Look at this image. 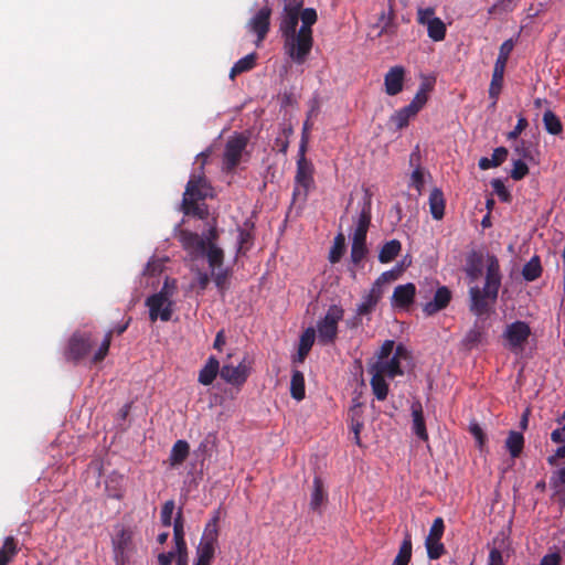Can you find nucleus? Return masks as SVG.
Here are the masks:
<instances>
[{
    "label": "nucleus",
    "mask_w": 565,
    "mask_h": 565,
    "mask_svg": "<svg viewBox=\"0 0 565 565\" xmlns=\"http://www.w3.org/2000/svg\"><path fill=\"white\" fill-rule=\"evenodd\" d=\"M130 321H131V318L129 317L126 322L116 326L114 329L109 330L105 334L103 342L100 343L98 350L95 352V354L92 358V363L97 364L106 358V355L108 354L109 348H110L113 334H115V333L117 335L122 334L129 327Z\"/></svg>",
    "instance_id": "412c9836"
},
{
    "label": "nucleus",
    "mask_w": 565,
    "mask_h": 565,
    "mask_svg": "<svg viewBox=\"0 0 565 565\" xmlns=\"http://www.w3.org/2000/svg\"><path fill=\"white\" fill-rule=\"evenodd\" d=\"M290 395L296 401H302L306 396L305 376L301 371L295 370L290 381Z\"/></svg>",
    "instance_id": "f704fd0d"
},
{
    "label": "nucleus",
    "mask_w": 565,
    "mask_h": 565,
    "mask_svg": "<svg viewBox=\"0 0 565 565\" xmlns=\"http://www.w3.org/2000/svg\"><path fill=\"white\" fill-rule=\"evenodd\" d=\"M256 53H250L239 58L230 71V78L234 81L237 75L253 70L256 65Z\"/></svg>",
    "instance_id": "473e14b6"
},
{
    "label": "nucleus",
    "mask_w": 565,
    "mask_h": 565,
    "mask_svg": "<svg viewBox=\"0 0 565 565\" xmlns=\"http://www.w3.org/2000/svg\"><path fill=\"white\" fill-rule=\"evenodd\" d=\"M429 211L435 220H441L445 215L446 201L440 189L434 188L428 199Z\"/></svg>",
    "instance_id": "cd10ccee"
},
{
    "label": "nucleus",
    "mask_w": 565,
    "mask_h": 565,
    "mask_svg": "<svg viewBox=\"0 0 565 565\" xmlns=\"http://www.w3.org/2000/svg\"><path fill=\"white\" fill-rule=\"evenodd\" d=\"M427 34L435 42H440L446 38L447 28L440 18L429 20Z\"/></svg>",
    "instance_id": "79ce46f5"
},
{
    "label": "nucleus",
    "mask_w": 565,
    "mask_h": 565,
    "mask_svg": "<svg viewBox=\"0 0 565 565\" xmlns=\"http://www.w3.org/2000/svg\"><path fill=\"white\" fill-rule=\"evenodd\" d=\"M527 173H529V167L524 161L519 159L513 162V168L510 173V175L513 180L520 181L523 178H525L527 175Z\"/></svg>",
    "instance_id": "052dcab7"
},
{
    "label": "nucleus",
    "mask_w": 565,
    "mask_h": 565,
    "mask_svg": "<svg viewBox=\"0 0 565 565\" xmlns=\"http://www.w3.org/2000/svg\"><path fill=\"white\" fill-rule=\"evenodd\" d=\"M412 416H413V431L422 440H428V434L426 429L423 406L419 402L412 404Z\"/></svg>",
    "instance_id": "a878e982"
},
{
    "label": "nucleus",
    "mask_w": 565,
    "mask_h": 565,
    "mask_svg": "<svg viewBox=\"0 0 565 565\" xmlns=\"http://www.w3.org/2000/svg\"><path fill=\"white\" fill-rule=\"evenodd\" d=\"M284 51L296 64H303L308 58L312 46V32L300 30L282 36Z\"/></svg>",
    "instance_id": "f03ea898"
},
{
    "label": "nucleus",
    "mask_w": 565,
    "mask_h": 565,
    "mask_svg": "<svg viewBox=\"0 0 565 565\" xmlns=\"http://www.w3.org/2000/svg\"><path fill=\"white\" fill-rule=\"evenodd\" d=\"M416 295V287L413 282H407L405 285H398L395 287L392 303L398 308H406L413 303Z\"/></svg>",
    "instance_id": "4be33fe9"
},
{
    "label": "nucleus",
    "mask_w": 565,
    "mask_h": 565,
    "mask_svg": "<svg viewBox=\"0 0 565 565\" xmlns=\"http://www.w3.org/2000/svg\"><path fill=\"white\" fill-rule=\"evenodd\" d=\"M18 541L13 536H7L0 548V565H8L18 555Z\"/></svg>",
    "instance_id": "7c9ffc66"
},
{
    "label": "nucleus",
    "mask_w": 565,
    "mask_h": 565,
    "mask_svg": "<svg viewBox=\"0 0 565 565\" xmlns=\"http://www.w3.org/2000/svg\"><path fill=\"white\" fill-rule=\"evenodd\" d=\"M301 8L302 1L284 0V8L279 17V32L281 33V38L297 31Z\"/></svg>",
    "instance_id": "0eeeda50"
},
{
    "label": "nucleus",
    "mask_w": 565,
    "mask_h": 565,
    "mask_svg": "<svg viewBox=\"0 0 565 565\" xmlns=\"http://www.w3.org/2000/svg\"><path fill=\"white\" fill-rule=\"evenodd\" d=\"M270 15L271 9L265 6L248 22L250 31L257 35V45L265 40L269 32Z\"/></svg>",
    "instance_id": "4468645a"
},
{
    "label": "nucleus",
    "mask_w": 565,
    "mask_h": 565,
    "mask_svg": "<svg viewBox=\"0 0 565 565\" xmlns=\"http://www.w3.org/2000/svg\"><path fill=\"white\" fill-rule=\"evenodd\" d=\"M211 195L212 188L205 177L192 174L185 186L182 202H199Z\"/></svg>",
    "instance_id": "9d476101"
},
{
    "label": "nucleus",
    "mask_w": 565,
    "mask_h": 565,
    "mask_svg": "<svg viewBox=\"0 0 565 565\" xmlns=\"http://www.w3.org/2000/svg\"><path fill=\"white\" fill-rule=\"evenodd\" d=\"M505 448L512 458H518L524 448V437L521 433L511 430L505 440Z\"/></svg>",
    "instance_id": "72a5a7b5"
},
{
    "label": "nucleus",
    "mask_w": 565,
    "mask_h": 565,
    "mask_svg": "<svg viewBox=\"0 0 565 565\" xmlns=\"http://www.w3.org/2000/svg\"><path fill=\"white\" fill-rule=\"evenodd\" d=\"M394 347H395V343L393 340H386L382 344V347L377 353V361H384V360L388 359L390 355L393 353Z\"/></svg>",
    "instance_id": "774afa93"
},
{
    "label": "nucleus",
    "mask_w": 565,
    "mask_h": 565,
    "mask_svg": "<svg viewBox=\"0 0 565 565\" xmlns=\"http://www.w3.org/2000/svg\"><path fill=\"white\" fill-rule=\"evenodd\" d=\"M372 371H376L390 379H394L395 376L403 375L404 372L401 367V361L396 358H391L390 360L376 361L372 365Z\"/></svg>",
    "instance_id": "393cba45"
},
{
    "label": "nucleus",
    "mask_w": 565,
    "mask_h": 565,
    "mask_svg": "<svg viewBox=\"0 0 565 565\" xmlns=\"http://www.w3.org/2000/svg\"><path fill=\"white\" fill-rule=\"evenodd\" d=\"M550 487L554 490V495H561L565 487V467L553 471L550 478Z\"/></svg>",
    "instance_id": "09e8293b"
},
{
    "label": "nucleus",
    "mask_w": 565,
    "mask_h": 565,
    "mask_svg": "<svg viewBox=\"0 0 565 565\" xmlns=\"http://www.w3.org/2000/svg\"><path fill=\"white\" fill-rule=\"evenodd\" d=\"M132 542V532L128 529H121L113 539V547L116 565H125L127 561V551Z\"/></svg>",
    "instance_id": "f3484780"
},
{
    "label": "nucleus",
    "mask_w": 565,
    "mask_h": 565,
    "mask_svg": "<svg viewBox=\"0 0 565 565\" xmlns=\"http://www.w3.org/2000/svg\"><path fill=\"white\" fill-rule=\"evenodd\" d=\"M406 70L402 65L391 67L384 75V90L388 96H395L403 90Z\"/></svg>",
    "instance_id": "2eb2a0df"
},
{
    "label": "nucleus",
    "mask_w": 565,
    "mask_h": 565,
    "mask_svg": "<svg viewBox=\"0 0 565 565\" xmlns=\"http://www.w3.org/2000/svg\"><path fill=\"white\" fill-rule=\"evenodd\" d=\"M93 345L94 340L90 333L75 332L68 340L65 359L77 363L89 354Z\"/></svg>",
    "instance_id": "423d86ee"
},
{
    "label": "nucleus",
    "mask_w": 565,
    "mask_h": 565,
    "mask_svg": "<svg viewBox=\"0 0 565 565\" xmlns=\"http://www.w3.org/2000/svg\"><path fill=\"white\" fill-rule=\"evenodd\" d=\"M177 291V281L175 279L166 278L162 288L159 292L154 295H161L162 298L167 300H172L171 298L174 296Z\"/></svg>",
    "instance_id": "680f3d73"
},
{
    "label": "nucleus",
    "mask_w": 565,
    "mask_h": 565,
    "mask_svg": "<svg viewBox=\"0 0 565 565\" xmlns=\"http://www.w3.org/2000/svg\"><path fill=\"white\" fill-rule=\"evenodd\" d=\"M491 186L502 202H505V203L511 202L512 195H511L510 191L505 188V185L501 179H493L491 181Z\"/></svg>",
    "instance_id": "864d4df0"
},
{
    "label": "nucleus",
    "mask_w": 565,
    "mask_h": 565,
    "mask_svg": "<svg viewBox=\"0 0 565 565\" xmlns=\"http://www.w3.org/2000/svg\"><path fill=\"white\" fill-rule=\"evenodd\" d=\"M505 67L500 65H494L492 72V78L489 86V97L492 99V106L497 105L499 95L501 94L503 87V77H504Z\"/></svg>",
    "instance_id": "c85d7f7f"
},
{
    "label": "nucleus",
    "mask_w": 565,
    "mask_h": 565,
    "mask_svg": "<svg viewBox=\"0 0 565 565\" xmlns=\"http://www.w3.org/2000/svg\"><path fill=\"white\" fill-rule=\"evenodd\" d=\"M451 300V291L446 286L439 287L431 301H428L424 307L423 311L426 316H433L438 311L445 309Z\"/></svg>",
    "instance_id": "aec40b11"
},
{
    "label": "nucleus",
    "mask_w": 565,
    "mask_h": 565,
    "mask_svg": "<svg viewBox=\"0 0 565 565\" xmlns=\"http://www.w3.org/2000/svg\"><path fill=\"white\" fill-rule=\"evenodd\" d=\"M372 218V199L371 194L366 191L363 200L360 214L356 222V227L352 241H366V234L371 225Z\"/></svg>",
    "instance_id": "ddd939ff"
},
{
    "label": "nucleus",
    "mask_w": 565,
    "mask_h": 565,
    "mask_svg": "<svg viewBox=\"0 0 565 565\" xmlns=\"http://www.w3.org/2000/svg\"><path fill=\"white\" fill-rule=\"evenodd\" d=\"M529 126L527 119L523 116H519L518 122L513 130L508 134V139H516Z\"/></svg>",
    "instance_id": "69168bd1"
},
{
    "label": "nucleus",
    "mask_w": 565,
    "mask_h": 565,
    "mask_svg": "<svg viewBox=\"0 0 565 565\" xmlns=\"http://www.w3.org/2000/svg\"><path fill=\"white\" fill-rule=\"evenodd\" d=\"M381 20L384 21V25L382 26L379 35H384V34H395L396 32V25L394 23V12L393 10L391 9L390 12H388V15L386 17L385 12H382L381 14Z\"/></svg>",
    "instance_id": "6e6d98bb"
},
{
    "label": "nucleus",
    "mask_w": 565,
    "mask_h": 565,
    "mask_svg": "<svg viewBox=\"0 0 565 565\" xmlns=\"http://www.w3.org/2000/svg\"><path fill=\"white\" fill-rule=\"evenodd\" d=\"M502 275L500 264L494 255H488L486 281L483 288L478 286L469 289L470 311L477 317H482L490 311V303H495L501 287Z\"/></svg>",
    "instance_id": "f257e3e1"
},
{
    "label": "nucleus",
    "mask_w": 565,
    "mask_h": 565,
    "mask_svg": "<svg viewBox=\"0 0 565 565\" xmlns=\"http://www.w3.org/2000/svg\"><path fill=\"white\" fill-rule=\"evenodd\" d=\"M402 271V267L397 266L394 269L384 271L381 274V276L374 281L372 286H377L382 289V285L385 282H390L393 280H396Z\"/></svg>",
    "instance_id": "bf43d9fd"
},
{
    "label": "nucleus",
    "mask_w": 565,
    "mask_h": 565,
    "mask_svg": "<svg viewBox=\"0 0 565 565\" xmlns=\"http://www.w3.org/2000/svg\"><path fill=\"white\" fill-rule=\"evenodd\" d=\"M431 89V84L427 82L422 83L413 100L406 106L408 110H411L414 115H417L428 102V93Z\"/></svg>",
    "instance_id": "c756f323"
},
{
    "label": "nucleus",
    "mask_w": 565,
    "mask_h": 565,
    "mask_svg": "<svg viewBox=\"0 0 565 565\" xmlns=\"http://www.w3.org/2000/svg\"><path fill=\"white\" fill-rule=\"evenodd\" d=\"M371 372L373 373L371 379L372 392L379 401H384L388 394V384L384 379L385 375L372 370Z\"/></svg>",
    "instance_id": "e433bc0d"
},
{
    "label": "nucleus",
    "mask_w": 565,
    "mask_h": 565,
    "mask_svg": "<svg viewBox=\"0 0 565 565\" xmlns=\"http://www.w3.org/2000/svg\"><path fill=\"white\" fill-rule=\"evenodd\" d=\"M313 490L310 499V509L320 512V508L326 501L327 494L323 489V482L320 477L313 478Z\"/></svg>",
    "instance_id": "c9c22d12"
},
{
    "label": "nucleus",
    "mask_w": 565,
    "mask_h": 565,
    "mask_svg": "<svg viewBox=\"0 0 565 565\" xmlns=\"http://www.w3.org/2000/svg\"><path fill=\"white\" fill-rule=\"evenodd\" d=\"M149 309V319L156 322L160 319L163 322L170 321L173 313L174 302L162 298L161 295H151L146 299Z\"/></svg>",
    "instance_id": "1a4fd4ad"
},
{
    "label": "nucleus",
    "mask_w": 565,
    "mask_h": 565,
    "mask_svg": "<svg viewBox=\"0 0 565 565\" xmlns=\"http://www.w3.org/2000/svg\"><path fill=\"white\" fill-rule=\"evenodd\" d=\"M412 558V536L406 533L392 565H408Z\"/></svg>",
    "instance_id": "ea45409f"
},
{
    "label": "nucleus",
    "mask_w": 565,
    "mask_h": 565,
    "mask_svg": "<svg viewBox=\"0 0 565 565\" xmlns=\"http://www.w3.org/2000/svg\"><path fill=\"white\" fill-rule=\"evenodd\" d=\"M367 254L366 241H352L351 260L359 265Z\"/></svg>",
    "instance_id": "8fccbe9b"
},
{
    "label": "nucleus",
    "mask_w": 565,
    "mask_h": 565,
    "mask_svg": "<svg viewBox=\"0 0 565 565\" xmlns=\"http://www.w3.org/2000/svg\"><path fill=\"white\" fill-rule=\"evenodd\" d=\"M542 274V266L540 258L537 256H534L531 258L522 269L523 278L527 281H533L537 279Z\"/></svg>",
    "instance_id": "37998d69"
},
{
    "label": "nucleus",
    "mask_w": 565,
    "mask_h": 565,
    "mask_svg": "<svg viewBox=\"0 0 565 565\" xmlns=\"http://www.w3.org/2000/svg\"><path fill=\"white\" fill-rule=\"evenodd\" d=\"M344 310L338 305L329 307L326 316L318 321L317 332L320 344H332L338 337V324L343 319Z\"/></svg>",
    "instance_id": "7ed1b4c3"
},
{
    "label": "nucleus",
    "mask_w": 565,
    "mask_h": 565,
    "mask_svg": "<svg viewBox=\"0 0 565 565\" xmlns=\"http://www.w3.org/2000/svg\"><path fill=\"white\" fill-rule=\"evenodd\" d=\"M487 342V328L484 322L476 320L473 327L466 333L461 344L467 350H472Z\"/></svg>",
    "instance_id": "a211bd4d"
},
{
    "label": "nucleus",
    "mask_w": 565,
    "mask_h": 565,
    "mask_svg": "<svg viewBox=\"0 0 565 565\" xmlns=\"http://www.w3.org/2000/svg\"><path fill=\"white\" fill-rule=\"evenodd\" d=\"M435 17V9L434 8H419L417 10V23L422 25H427L429 23V20L436 19Z\"/></svg>",
    "instance_id": "e2e57ef3"
},
{
    "label": "nucleus",
    "mask_w": 565,
    "mask_h": 565,
    "mask_svg": "<svg viewBox=\"0 0 565 565\" xmlns=\"http://www.w3.org/2000/svg\"><path fill=\"white\" fill-rule=\"evenodd\" d=\"M182 210L185 215H193L201 220L207 215L205 205H200L198 202H182Z\"/></svg>",
    "instance_id": "3c124183"
},
{
    "label": "nucleus",
    "mask_w": 565,
    "mask_h": 565,
    "mask_svg": "<svg viewBox=\"0 0 565 565\" xmlns=\"http://www.w3.org/2000/svg\"><path fill=\"white\" fill-rule=\"evenodd\" d=\"M204 255L212 271L223 267L224 252L216 244H211V246L206 247Z\"/></svg>",
    "instance_id": "4c0bfd02"
},
{
    "label": "nucleus",
    "mask_w": 565,
    "mask_h": 565,
    "mask_svg": "<svg viewBox=\"0 0 565 565\" xmlns=\"http://www.w3.org/2000/svg\"><path fill=\"white\" fill-rule=\"evenodd\" d=\"M218 515L215 514L206 523L200 544L196 548V559L212 562L215 554V546L218 537Z\"/></svg>",
    "instance_id": "39448f33"
},
{
    "label": "nucleus",
    "mask_w": 565,
    "mask_h": 565,
    "mask_svg": "<svg viewBox=\"0 0 565 565\" xmlns=\"http://www.w3.org/2000/svg\"><path fill=\"white\" fill-rule=\"evenodd\" d=\"M483 269V255L479 252L472 250L468 254L466 259L465 271L471 281L477 280L482 275Z\"/></svg>",
    "instance_id": "b1692460"
},
{
    "label": "nucleus",
    "mask_w": 565,
    "mask_h": 565,
    "mask_svg": "<svg viewBox=\"0 0 565 565\" xmlns=\"http://www.w3.org/2000/svg\"><path fill=\"white\" fill-rule=\"evenodd\" d=\"M212 277L215 286L221 292L227 289V279L230 277V270L227 268H218L212 271Z\"/></svg>",
    "instance_id": "603ef678"
},
{
    "label": "nucleus",
    "mask_w": 565,
    "mask_h": 565,
    "mask_svg": "<svg viewBox=\"0 0 565 565\" xmlns=\"http://www.w3.org/2000/svg\"><path fill=\"white\" fill-rule=\"evenodd\" d=\"M302 24L300 30L312 32V25L317 22L318 15L313 8L300 9V19Z\"/></svg>",
    "instance_id": "de8ad7c7"
},
{
    "label": "nucleus",
    "mask_w": 565,
    "mask_h": 565,
    "mask_svg": "<svg viewBox=\"0 0 565 565\" xmlns=\"http://www.w3.org/2000/svg\"><path fill=\"white\" fill-rule=\"evenodd\" d=\"M174 501L168 500L161 509L160 519L163 526L169 527L172 524V514L174 511Z\"/></svg>",
    "instance_id": "4d7b16f0"
},
{
    "label": "nucleus",
    "mask_w": 565,
    "mask_h": 565,
    "mask_svg": "<svg viewBox=\"0 0 565 565\" xmlns=\"http://www.w3.org/2000/svg\"><path fill=\"white\" fill-rule=\"evenodd\" d=\"M543 122L546 131L551 135H559L563 131L559 118L550 109L544 113Z\"/></svg>",
    "instance_id": "a18cd8bd"
},
{
    "label": "nucleus",
    "mask_w": 565,
    "mask_h": 565,
    "mask_svg": "<svg viewBox=\"0 0 565 565\" xmlns=\"http://www.w3.org/2000/svg\"><path fill=\"white\" fill-rule=\"evenodd\" d=\"M444 531V520L441 518H436L425 540L427 555L430 559H438L446 552L444 544L440 542Z\"/></svg>",
    "instance_id": "6e6552de"
},
{
    "label": "nucleus",
    "mask_w": 565,
    "mask_h": 565,
    "mask_svg": "<svg viewBox=\"0 0 565 565\" xmlns=\"http://www.w3.org/2000/svg\"><path fill=\"white\" fill-rule=\"evenodd\" d=\"M531 334L530 327L523 321H515L509 326L504 331L503 337L509 342L510 348H521Z\"/></svg>",
    "instance_id": "dca6fc26"
},
{
    "label": "nucleus",
    "mask_w": 565,
    "mask_h": 565,
    "mask_svg": "<svg viewBox=\"0 0 565 565\" xmlns=\"http://www.w3.org/2000/svg\"><path fill=\"white\" fill-rule=\"evenodd\" d=\"M173 540L175 548L184 552L186 548V542L184 540V524L182 518V510L180 509L173 522Z\"/></svg>",
    "instance_id": "a19ab883"
},
{
    "label": "nucleus",
    "mask_w": 565,
    "mask_h": 565,
    "mask_svg": "<svg viewBox=\"0 0 565 565\" xmlns=\"http://www.w3.org/2000/svg\"><path fill=\"white\" fill-rule=\"evenodd\" d=\"M220 362L215 356H210L205 363V365L199 372L198 381L202 385H211L213 381L216 379L220 373Z\"/></svg>",
    "instance_id": "bb28decb"
},
{
    "label": "nucleus",
    "mask_w": 565,
    "mask_h": 565,
    "mask_svg": "<svg viewBox=\"0 0 565 565\" xmlns=\"http://www.w3.org/2000/svg\"><path fill=\"white\" fill-rule=\"evenodd\" d=\"M181 243L183 248L193 257L203 256L206 250V241L198 233L182 232Z\"/></svg>",
    "instance_id": "6ab92c4d"
},
{
    "label": "nucleus",
    "mask_w": 565,
    "mask_h": 565,
    "mask_svg": "<svg viewBox=\"0 0 565 565\" xmlns=\"http://www.w3.org/2000/svg\"><path fill=\"white\" fill-rule=\"evenodd\" d=\"M512 49H513L512 40L504 41L500 46L499 55L495 60L494 65H500V62H501V66L505 67Z\"/></svg>",
    "instance_id": "13d9d810"
},
{
    "label": "nucleus",
    "mask_w": 565,
    "mask_h": 565,
    "mask_svg": "<svg viewBox=\"0 0 565 565\" xmlns=\"http://www.w3.org/2000/svg\"><path fill=\"white\" fill-rule=\"evenodd\" d=\"M315 167L308 159L297 160L295 186L292 192L294 201H307L309 192L315 189Z\"/></svg>",
    "instance_id": "20e7f679"
},
{
    "label": "nucleus",
    "mask_w": 565,
    "mask_h": 565,
    "mask_svg": "<svg viewBox=\"0 0 565 565\" xmlns=\"http://www.w3.org/2000/svg\"><path fill=\"white\" fill-rule=\"evenodd\" d=\"M345 250V237L342 233H339L334 237L333 246L329 253V260L332 264L338 263Z\"/></svg>",
    "instance_id": "49530a36"
},
{
    "label": "nucleus",
    "mask_w": 565,
    "mask_h": 565,
    "mask_svg": "<svg viewBox=\"0 0 565 565\" xmlns=\"http://www.w3.org/2000/svg\"><path fill=\"white\" fill-rule=\"evenodd\" d=\"M415 116L416 115H414L411 110H408L406 106H404L391 116L390 121L395 125L396 130H401L407 127L409 120Z\"/></svg>",
    "instance_id": "c03bdc74"
},
{
    "label": "nucleus",
    "mask_w": 565,
    "mask_h": 565,
    "mask_svg": "<svg viewBox=\"0 0 565 565\" xmlns=\"http://www.w3.org/2000/svg\"><path fill=\"white\" fill-rule=\"evenodd\" d=\"M316 338V330L313 328L306 329L302 334L300 335L299 340V349L310 352Z\"/></svg>",
    "instance_id": "5fc2aeb1"
},
{
    "label": "nucleus",
    "mask_w": 565,
    "mask_h": 565,
    "mask_svg": "<svg viewBox=\"0 0 565 565\" xmlns=\"http://www.w3.org/2000/svg\"><path fill=\"white\" fill-rule=\"evenodd\" d=\"M402 250V244L398 239L386 242L379 253V260L382 264H387L394 260Z\"/></svg>",
    "instance_id": "2f4dec72"
},
{
    "label": "nucleus",
    "mask_w": 565,
    "mask_h": 565,
    "mask_svg": "<svg viewBox=\"0 0 565 565\" xmlns=\"http://www.w3.org/2000/svg\"><path fill=\"white\" fill-rule=\"evenodd\" d=\"M250 373V362H246V356L234 366L230 363L224 362L221 367L220 375L228 384L239 386L244 384Z\"/></svg>",
    "instance_id": "9b49d317"
},
{
    "label": "nucleus",
    "mask_w": 565,
    "mask_h": 565,
    "mask_svg": "<svg viewBox=\"0 0 565 565\" xmlns=\"http://www.w3.org/2000/svg\"><path fill=\"white\" fill-rule=\"evenodd\" d=\"M509 151L505 147L495 148L490 158L491 164L497 168L501 166L508 158Z\"/></svg>",
    "instance_id": "0e129e2a"
},
{
    "label": "nucleus",
    "mask_w": 565,
    "mask_h": 565,
    "mask_svg": "<svg viewBox=\"0 0 565 565\" xmlns=\"http://www.w3.org/2000/svg\"><path fill=\"white\" fill-rule=\"evenodd\" d=\"M190 451L189 444L185 440H178L170 452L171 466H179L188 458Z\"/></svg>",
    "instance_id": "58836bf2"
},
{
    "label": "nucleus",
    "mask_w": 565,
    "mask_h": 565,
    "mask_svg": "<svg viewBox=\"0 0 565 565\" xmlns=\"http://www.w3.org/2000/svg\"><path fill=\"white\" fill-rule=\"evenodd\" d=\"M383 291L377 286H372L367 294L362 297L361 303L358 306V316H366L374 311L376 305L381 300Z\"/></svg>",
    "instance_id": "5701e85b"
},
{
    "label": "nucleus",
    "mask_w": 565,
    "mask_h": 565,
    "mask_svg": "<svg viewBox=\"0 0 565 565\" xmlns=\"http://www.w3.org/2000/svg\"><path fill=\"white\" fill-rule=\"evenodd\" d=\"M469 431L476 438L479 448H482L487 440L486 434L483 433L482 428L475 423L470 425Z\"/></svg>",
    "instance_id": "338daca9"
},
{
    "label": "nucleus",
    "mask_w": 565,
    "mask_h": 565,
    "mask_svg": "<svg viewBox=\"0 0 565 565\" xmlns=\"http://www.w3.org/2000/svg\"><path fill=\"white\" fill-rule=\"evenodd\" d=\"M247 146V139L244 136H236L231 138L225 146L224 150V166L227 171L237 167L241 161L242 153Z\"/></svg>",
    "instance_id": "f8f14e48"
}]
</instances>
